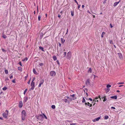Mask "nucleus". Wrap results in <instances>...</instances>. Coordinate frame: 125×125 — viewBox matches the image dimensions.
<instances>
[{
	"label": "nucleus",
	"mask_w": 125,
	"mask_h": 125,
	"mask_svg": "<svg viewBox=\"0 0 125 125\" xmlns=\"http://www.w3.org/2000/svg\"><path fill=\"white\" fill-rule=\"evenodd\" d=\"M26 113L24 110H23L21 113V118L22 120H24L25 119L26 116Z\"/></svg>",
	"instance_id": "nucleus-1"
},
{
	"label": "nucleus",
	"mask_w": 125,
	"mask_h": 125,
	"mask_svg": "<svg viewBox=\"0 0 125 125\" xmlns=\"http://www.w3.org/2000/svg\"><path fill=\"white\" fill-rule=\"evenodd\" d=\"M36 117L38 120L41 121H42L43 118V115L41 114L36 116Z\"/></svg>",
	"instance_id": "nucleus-2"
},
{
	"label": "nucleus",
	"mask_w": 125,
	"mask_h": 125,
	"mask_svg": "<svg viewBox=\"0 0 125 125\" xmlns=\"http://www.w3.org/2000/svg\"><path fill=\"white\" fill-rule=\"evenodd\" d=\"M8 111L7 110H6L5 111V112L2 115L5 118H7L8 115Z\"/></svg>",
	"instance_id": "nucleus-3"
},
{
	"label": "nucleus",
	"mask_w": 125,
	"mask_h": 125,
	"mask_svg": "<svg viewBox=\"0 0 125 125\" xmlns=\"http://www.w3.org/2000/svg\"><path fill=\"white\" fill-rule=\"evenodd\" d=\"M56 72L54 71H51L50 73V75L52 77L56 75Z\"/></svg>",
	"instance_id": "nucleus-4"
},
{
	"label": "nucleus",
	"mask_w": 125,
	"mask_h": 125,
	"mask_svg": "<svg viewBox=\"0 0 125 125\" xmlns=\"http://www.w3.org/2000/svg\"><path fill=\"white\" fill-rule=\"evenodd\" d=\"M67 58L70 60L71 57V52H69L67 54Z\"/></svg>",
	"instance_id": "nucleus-5"
},
{
	"label": "nucleus",
	"mask_w": 125,
	"mask_h": 125,
	"mask_svg": "<svg viewBox=\"0 0 125 125\" xmlns=\"http://www.w3.org/2000/svg\"><path fill=\"white\" fill-rule=\"evenodd\" d=\"M23 106L22 102L21 101H20L19 104V106L20 108H21Z\"/></svg>",
	"instance_id": "nucleus-6"
},
{
	"label": "nucleus",
	"mask_w": 125,
	"mask_h": 125,
	"mask_svg": "<svg viewBox=\"0 0 125 125\" xmlns=\"http://www.w3.org/2000/svg\"><path fill=\"white\" fill-rule=\"evenodd\" d=\"M85 84L87 85H89L90 84V82L89 79H88L87 80L85 83Z\"/></svg>",
	"instance_id": "nucleus-7"
},
{
	"label": "nucleus",
	"mask_w": 125,
	"mask_h": 125,
	"mask_svg": "<svg viewBox=\"0 0 125 125\" xmlns=\"http://www.w3.org/2000/svg\"><path fill=\"white\" fill-rule=\"evenodd\" d=\"M100 119V117H99L97 118H96L95 119H93V121L94 122H95L96 121H98Z\"/></svg>",
	"instance_id": "nucleus-8"
},
{
	"label": "nucleus",
	"mask_w": 125,
	"mask_h": 125,
	"mask_svg": "<svg viewBox=\"0 0 125 125\" xmlns=\"http://www.w3.org/2000/svg\"><path fill=\"white\" fill-rule=\"evenodd\" d=\"M28 99V98L27 97L25 96L24 98L23 102L25 103L27 101Z\"/></svg>",
	"instance_id": "nucleus-9"
},
{
	"label": "nucleus",
	"mask_w": 125,
	"mask_h": 125,
	"mask_svg": "<svg viewBox=\"0 0 125 125\" xmlns=\"http://www.w3.org/2000/svg\"><path fill=\"white\" fill-rule=\"evenodd\" d=\"M100 97L101 96H99V97H96L95 98V99H94V100H93V102H94H94H95L97 101V102H98V100H97V99H99V98L100 99H101V98Z\"/></svg>",
	"instance_id": "nucleus-10"
},
{
	"label": "nucleus",
	"mask_w": 125,
	"mask_h": 125,
	"mask_svg": "<svg viewBox=\"0 0 125 125\" xmlns=\"http://www.w3.org/2000/svg\"><path fill=\"white\" fill-rule=\"evenodd\" d=\"M120 1H119L118 2H115L113 5L115 7L119 3Z\"/></svg>",
	"instance_id": "nucleus-11"
},
{
	"label": "nucleus",
	"mask_w": 125,
	"mask_h": 125,
	"mask_svg": "<svg viewBox=\"0 0 125 125\" xmlns=\"http://www.w3.org/2000/svg\"><path fill=\"white\" fill-rule=\"evenodd\" d=\"M76 99V97H74L73 98H69V100L70 101H72L73 100H75Z\"/></svg>",
	"instance_id": "nucleus-12"
},
{
	"label": "nucleus",
	"mask_w": 125,
	"mask_h": 125,
	"mask_svg": "<svg viewBox=\"0 0 125 125\" xmlns=\"http://www.w3.org/2000/svg\"><path fill=\"white\" fill-rule=\"evenodd\" d=\"M118 54L119 57L120 58H122L123 56L122 54L121 53H118Z\"/></svg>",
	"instance_id": "nucleus-13"
},
{
	"label": "nucleus",
	"mask_w": 125,
	"mask_h": 125,
	"mask_svg": "<svg viewBox=\"0 0 125 125\" xmlns=\"http://www.w3.org/2000/svg\"><path fill=\"white\" fill-rule=\"evenodd\" d=\"M110 98L112 99H117V96H114L111 97Z\"/></svg>",
	"instance_id": "nucleus-14"
},
{
	"label": "nucleus",
	"mask_w": 125,
	"mask_h": 125,
	"mask_svg": "<svg viewBox=\"0 0 125 125\" xmlns=\"http://www.w3.org/2000/svg\"><path fill=\"white\" fill-rule=\"evenodd\" d=\"M63 101L65 103H67L68 102V103H70L68 101V100L67 99H65L63 100Z\"/></svg>",
	"instance_id": "nucleus-15"
},
{
	"label": "nucleus",
	"mask_w": 125,
	"mask_h": 125,
	"mask_svg": "<svg viewBox=\"0 0 125 125\" xmlns=\"http://www.w3.org/2000/svg\"><path fill=\"white\" fill-rule=\"evenodd\" d=\"M53 59L54 61H56L57 59L56 57L55 56H54L53 57Z\"/></svg>",
	"instance_id": "nucleus-16"
},
{
	"label": "nucleus",
	"mask_w": 125,
	"mask_h": 125,
	"mask_svg": "<svg viewBox=\"0 0 125 125\" xmlns=\"http://www.w3.org/2000/svg\"><path fill=\"white\" fill-rule=\"evenodd\" d=\"M103 98H104V99L103 100L104 102H105L107 100V98H106V96H104V97H102Z\"/></svg>",
	"instance_id": "nucleus-17"
},
{
	"label": "nucleus",
	"mask_w": 125,
	"mask_h": 125,
	"mask_svg": "<svg viewBox=\"0 0 125 125\" xmlns=\"http://www.w3.org/2000/svg\"><path fill=\"white\" fill-rule=\"evenodd\" d=\"M39 48L40 50H41L42 51H44L43 50L44 48L43 47L41 46H40L39 47Z\"/></svg>",
	"instance_id": "nucleus-18"
},
{
	"label": "nucleus",
	"mask_w": 125,
	"mask_h": 125,
	"mask_svg": "<svg viewBox=\"0 0 125 125\" xmlns=\"http://www.w3.org/2000/svg\"><path fill=\"white\" fill-rule=\"evenodd\" d=\"M61 39L62 43H63L64 42H65V40L63 39L62 38H61Z\"/></svg>",
	"instance_id": "nucleus-19"
},
{
	"label": "nucleus",
	"mask_w": 125,
	"mask_h": 125,
	"mask_svg": "<svg viewBox=\"0 0 125 125\" xmlns=\"http://www.w3.org/2000/svg\"><path fill=\"white\" fill-rule=\"evenodd\" d=\"M105 34V33L104 32H103L101 35V37L102 38H103V37L104 35Z\"/></svg>",
	"instance_id": "nucleus-20"
},
{
	"label": "nucleus",
	"mask_w": 125,
	"mask_h": 125,
	"mask_svg": "<svg viewBox=\"0 0 125 125\" xmlns=\"http://www.w3.org/2000/svg\"><path fill=\"white\" fill-rule=\"evenodd\" d=\"M18 69L19 70L21 71H22V68L21 67H18Z\"/></svg>",
	"instance_id": "nucleus-21"
},
{
	"label": "nucleus",
	"mask_w": 125,
	"mask_h": 125,
	"mask_svg": "<svg viewBox=\"0 0 125 125\" xmlns=\"http://www.w3.org/2000/svg\"><path fill=\"white\" fill-rule=\"evenodd\" d=\"M108 116L107 115H105L104 116V118L105 119H107L108 118Z\"/></svg>",
	"instance_id": "nucleus-22"
},
{
	"label": "nucleus",
	"mask_w": 125,
	"mask_h": 125,
	"mask_svg": "<svg viewBox=\"0 0 125 125\" xmlns=\"http://www.w3.org/2000/svg\"><path fill=\"white\" fill-rule=\"evenodd\" d=\"M33 73L35 74H36L37 73V72L34 69H33Z\"/></svg>",
	"instance_id": "nucleus-23"
},
{
	"label": "nucleus",
	"mask_w": 125,
	"mask_h": 125,
	"mask_svg": "<svg viewBox=\"0 0 125 125\" xmlns=\"http://www.w3.org/2000/svg\"><path fill=\"white\" fill-rule=\"evenodd\" d=\"M44 82V80H41L40 81V83L42 84H43Z\"/></svg>",
	"instance_id": "nucleus-24"
},
{
	"label": "nucleus",
	"mask_w": 125,
	"mask_h": 125,
	"mask_svg": "<svg viewBox=\"0 0 125 125\" xmlns=\"http://www.w3.org/2000/svg\"><path fill=\"white\" fill-rule=\"evenodd\" d=\"M92 70L91 68H90L88 70V72L91 73H92Z\"/></svg>",
	"instance_id": "nucleus-25"
},
{
	"label": "nucleus",
	"mask_w": 125,
	"mask_h": 125,
	"mask_svg": "<svg viewBox=\"0 0 125 125\" xmlns=\"http://www.w3.org/2000/svg\"><path fill=\"white\" fill-rule=\"evenodd\" d=\"M41 17L40 15H39L38 16V19L39 21H40V20Z\"/></svg>",
	"instance_id": "nucleus-26"
},
{
	"label": "nucleus",
	"mask_w": 125,
	"mask_h": 125,
	"mask_svg": "<svg viewBox=\"0 0 125 125\" xmlns=\"http://www.w3.org/2000/svg\"><path fill=\"white\" fill-rule=\"evenodd\" d=\"M5 73L6 74H7L8 73V71L7 70H5Z\"/></svg>",
	"instance_id": "nucleus-27"
},
{
	"label": "nucleus",
	"mask_w": 125,
	"mask_h": 125,
	"mask_svg": "<svg viewBox=\"0 0 125 125\" xmlns=\"http://www.w3.org/2000/svg\"><path fill=\"white\" fill-rule=\"evenodd\" d=\"M51 107L52 109H54L55 108V106L54 105H52L51 106Z\"/></svg>",
	"instance_id": "nucleus-28"
},
{
	"label": "nucleus",
	"mask_w": 125,
	"mask_h": 125,
	"mask_svg": "<svg viewBox=\"0 0 125 125\" xmlns=\"http://www.w3.org/2000/svg\"><path fill=\"white\" fill-rule=\"evenodd\" d=\"M35 87V86H34V85H33L32 86H31V89L32 90H33L34 88Z\"/></svg>",
	"instance_id": "nucleus-29"
},
{
	"label": "nucleus",
	"mask_w": 125,
	"mask_h": 125,
	"mask_svg": "<svg viewBox=\"0 0 125 125\" xmlns=\"http://www.w3.org/2000/svg\"><path fill=\"white\" fill-rule=\"evenodd\" d=\"M7 87H3V88L2 90L3 91H5L7 90Z\"/></svg>",
	"instance_id": "nucleus-30"
},
{
	"label": "nucleus",
	"mask_w": 125,
	"mask_h": 125,
	"mask_svg": "<svg viewBox=\"0 0 125 125\" xmlns=\"http://www.w3.org/2000/svg\"><path fill=\"white\" fill-rule=\"evenodd\" d=\"M2 37L4 39H6L7 38V36L5 35H3L2 36Z\"/></svg>",
	"instance_id": "nucleus-31"
},
{
	"label": "nucleus",
	"mask_w": 125,
	"mask_h": 125,
	"mask_svg": "<svg viewBox=\"0 0 125 125\" xmlns=\"http://www.w3.org/2000/svg\"><path fill=\"white\" fill-rule=\"evenodd\" d=\"M28 60V58H27L26 57L24 59H23L22 61H27Z\"/></svg>",
	"instance_id": "nucleus-32"
},
{
	"label": "nucleus",
	"mask_w": 125,
	"mask_h": 125,
	"mask_svg": "<svg viewBox=\"0 0 125 125\" xmlns=\"http://www.w3.org/2000/svg\"><path fill=\"white\" fill-rule=\"evenodd\" d=\"M111 87V85H109V84H107V85L106 87L107 88H109Z\"/></svg>",
	"instance_id": "nucleus-33"
},
{
	"label": "nucleus",
	"mask_w": 125,
	"mask_h": 125,
	"mask_svg": "<svg viewBox=\"0 0 125 125\" xmlns=\"http://www.w3.org/2000/svg\"><path fill=\"white\" fill-rule=\"evenodd\" d=\"M124 82H119L117 84H124Z\"/></svg>",
	"instance_id": "nucleus-34"
},
{
	"label": "nucleus",
	"mask_w": 125,
	"mask_h": 125,
	"mask_svg": "<svg viewBox=\"0 0 125 125\" xmlns=\"http://www.w3.org/2000/svg\"><path fill=\"white\" fill-rule=\"evenodd\" d=\"M27 91V89H25L24 92V94H25L26 93Z\"/></svg>",
	"instance_id": "nucleus-35"
},
{
	"label": "nucleus",
	"mask_w": 125,
	"mask_h": 125,
	"mask_svg": "<svg viewBox=\"0 0 125 125\" xmlns=\"http://www.w3.org/2000/svg\"><path fill=\"white\" fill-rule=\"evenodd\" d=\"M42 115H43V117H44L45 119H47V118L46 116L44 114H43Z\"/></svg>",
	"instance_id": "nucleus-36"
},
{
	"label": "nucleus",
	"mask_w": 125,
	"mask_h": 125,
	"mask_svg": "<svg viewBox=\"0 0 125 125\" xmlns=\"http://www.w3.org/2000/svg\"><path fill=\"white\" fill-rule=\"evenodd\" d=\"M85 102V99H84V98L83 97V99L82 102L83 103L84 102Z\"/></svg>",
	"instance_id": "nucleus-37"
},
{
	"label": "nucleus",
	"mask_w": 125,
	"mask_h": 125,
	"mask_svg": "<svg viewBox=\"0 0 125 125\" xmlns=\"http://www.w3.org/2000/svg\"><path fill=\"white\" fill-rule=\"evenodd\" d=\"M40 66H42L44 65V64L43 63H40L39 64Z\"/></svg>",
	"instance_id": "nucleus-38"
},
{
	"label": "nucleus",
	"mask_w": 125,
	"mask_h": 125,
	"mask_svg": "<svg viewBox=\"0 0 125 125\" xmlns=\"http://www.w3.org/2000/svg\"><path fill=\"white\" fill-rule=\"evenodd\" d=\"M71 12V14L72 16H74V12L73 13L72 11Z\"/></svg>",
	"instance_id": "nucleus-39"
},
{
	"label": "nucleus",
	"mask_w": 125,
	"mask_h": 125,
	"mask_svg": "<svg viewBox=\"0 0 125 125\" xmlns=\"http://www.w3.org/2000/svg\"><path fill=\"white\" fill-rule=\"evenodd\" d=\"M66 54V52H64L63 54L64 57H65Z\"/></svg>",
	"instance_id": "nucleus-40"
},
{
	"label": "nucleus",
	"mask_w": 125,
	"mask_h": 125,
	"mask_svg": "<svg viewBox=\"0 0 125 125\" xmlns=\"http://www.w3.org/2000/svg\"><path fill=\"white\" fill-rule=\"evenodd\" d=\"M70 96L73 97H75V94H72V95H70Z\"/></svg>",
	"instance_id": "nucleus-41"
},
{
	"label": "nucleus",
	"mask_w": 125,
	"mask_h": 125,
	"mask_svg": "<svg viewBox=\"0 0 125 125\" xmlns=\"http://www.w3.org/2000/svg\"><path fill=\"white\" fill-rule=\"evenodd\" d=\"M107 0H104V1L103 2V3L104 4H105L106 2V1Z\"/></svg>",
	"instance_id": "nucleus-42"
},
{
	"label": "nucleus",
	"mask_w": 125,
	"mask_h": 125,
	"mask_svg": "<svg viewBox=\"0 0 125 125\" xmlns=\"http://www.w3.org/2000/svg\"><path fill=\"white\" fill-rule=\"evenodd\" d=\"M12 83H15V80L14 79V80H12Z\"/></svg>",
	"instance_id": "nucleus-43"
},
{
	"label": "nucleus",
	"mask_w": 125,
	"mask_h": 125,
	"mask_svg": "<svg viewBox=\"0 0 125 125\" xmlns=\"http://www.w3.org/2000/svg\"><path fill=\"white\" fill-rule=\"evenodd\" d=\"M42 84L40 83V84H39V85H38V87H41V85Z\"/></svg>",
	"instance_id": "nucleus-44"
},
{
	"label": "nucleus",
	"mask_w": 125,
	"mask_h": 125,
	"mask_svg": "<svg viewBox=\"0 0 125 125\" xmlns=\"http://www.w3.org/2000/svg\"><path fill=\"white\" fill-rule=\"evenodd\" d=\"M111 109H115V107L112 106L111 108Z\"/></svg>",
	"instance_id": "nucleus-45"
},
{
	"label": "nucleus",
	"mask_w": 125,
	"mask_h": 125,
	"mask_svg": "<svg viewBox=\"0 0 125 125\" xmlns=\"http://www.w3.org/2000/svg\"><path fill=\"white\" fill-rule=\"evenodd\" d=\"M87 105L88 106H92V104H90V103H89V104H87Z\"/></svg>",
	"instance_id": "nucleus-46"
},
{
	"label": "nucleus",
	"mask_w": 125,
	"mask_h": 125,
	"mask_svg": "<svg viewBox=\"0 0 125 125\" xmlns=\"http://www.w3.org/2000/svg\"><path fill=\"white\" fill-rule=\"evenodd\" d=\"M2 51L3 52H6V50H5L4 49H2Z\"/></svg>",
	"instance_id": "nucleus-47"
},
{
	"label": "nucleus",
	"mask_w": 125,
	"mask_h": 125,
	"mask_svg": "<svg viewBox=\"0 0 125 125\" xmlns=\"http://www.w3.org/2000/svg\"><path fill=\"white\" fill-rule=\"evenodd\" d=\"M19 64L21 66H22V64H21V62H19Z\"/></svg>",
	"instance_id": "nucleus-48"
},
{
	"label": "nucleus",
	"mask_w": 125,
	"mask_h": 125,
	"mask_svg": "<svg viewBox=\"0 0 125 125\" xmlns=\"http://www.w3.org/2000/svg\"><path fill=\"white\" fill-rule=\"evenodd\" d=\"M33 81H32V82L31 83H33V85H34L35 83L34 82H33Z\"/></svg>",
	"instance_id": "nucleus-49"
},
{
	"label": "nucleus",
	"mask_w": 125,
	"mask_h": 125,
	"mask_svg": "<svg viewBox=\"0 0 125 125\" xmlns=\"http://www.w3.org/2000/svg\"><path fill=\"white\" fill-rule=\"evenodd\" d=\"M76 123H72V124H71L70 125H76Z\"/></svg>",
	"instance_id": "nucleus-50"
},
{
	"label": "nucleus",
	"mask_w": 125,
	"mask_h": 125,
	"mask_svg": "<svg viewBox=\"0 0 125 125\" xmlns=\"http://www.w3.org/2000/svg\"><path fill=\"white\" fill-rule=\"evenodd\" d=\"M110 43L111 44H113V42L112 41H110Z\"/></svg>",
	"instance_id": "nucleus-51"
},
{
	"label": "nucleus",
	"mask_w": 125,
	"mask_h": 125,
	"mask_svg": "<svg viewBox=\"0 0 125 125\" xmlns=\"http://www.w3.org/2000/svg\"><path fill=\"white\" fill-rule=\"evenodd\" d=\"M13 76L12 75H11V76H10V79H11L13 78Z\"/></svg>",
	"instance_id": "nucleus-52"
},
{
	"label": "nucleus",
	"mask_w": 125,
	"mask_h": 125,
	"mask_svg": "<svg viewBox=\"0 0 125 125\" xmlns=\"http://www.w3.org/2000/svg\"><path fill=\"white\" fill-rule=\"evenodd\" d=\"M110 89H109V88L107 89V92H108L110 90Z\"/></svg>",
	"instance_id": "nucleus-53"
},
{
	"label": "nucleus",
	"mask_w": 125,
	"mask_h": 125,
	"mask_svg": "<svg viewBox=\"0 0 125 125\" xmlns=\"http://www.w3.org/2000/svg\"><path fill=\"white\" fill-rule=\"evenodd\" d=\"M74 1H75V2L77 3V4L78 5V3L77 2V1H76V0H74Z\"/></svg>",
	"instance_id": "nucleus-54"
},
{
	"label": "nucleus",
	"mask_w": 125,
	"mask_h": 125,
	"mask_svg": "<svg viewBox=\"0 0 125 125\" xmlns=\"http://www.w3.org/2000/svg\"><path fill=\"white\" fill-rule=\"evenodd\" d=\"M110 26L111 28H112L113 27V26H112V25L111 24H110Z\"/></svg>",
	"instance_id": "nucleus-55"
},
{
	"label": "nucleus",
	"mask_w": 125,
	"mask_h": 125,
	"mask_svg": "<svg viewBox=\"0 0 125 125\" xmlns=\"http://www.w3.org/2000/svg\"><path fill=\"white\" fill-rule=\"evenodd\" d=\"M89 100H90L91 101H92L93 100L91 98H89Z\"/></svg>",
	"instance_id": "nucleus-56"
},
{
	"label": "nucleus",
	"mask_w": 125,
	"mask_h": 125,
	"mask_svg": "<svg viewBox=\"0 0 125 125\" xmlns=\"http://www.w3.org/2000/svg\"><path fill=\"white\" fill-rule=\"evenodd\" d=\"M85 105H87V104H89V102H88V103H85Z\"/></svg>",
	"instance_id": "nucleus-57"
},
{
	"label": "nucleus",
	"mask_w": 125,
	"mask_h": 125,
	"mask_svg": "<svg viewBox=\"0 0 125 125\" xmlns=\"http://www.w3.org/2000/svg\"><path fill=\"white\" fill-rule=\"evenodd\" d=\"M30 80L28 82V84H30Z\"/></svg>",
	"instance_id": "nucleus-58"
},
{
	"label": "nucleus",
	"mask_w": 125,
	"mask_h": 125,
	"mask_svg": "<svg viewBox=\"0 0 125 125\" xmlns=\"http://www.w3.org/2000/svg\"><path fill=\"white\" fill-rule=\"evenodd\" d=\"M35 79V77H34L33 78V80H32V81H34Z\"/></svg>",
	"instance_id": "nucleus-59"
},
{
	"label": "nucleus",
	"mask_w": 125,
	"mask_h": 125,
	"mask_svg": "<svg viewBox=\"0 0 125 125\" xmlns=\"http://www.w3.org/2000/svg\"><path fill=\"white\" fill-rule=\"evenodd\" d=\"M80 5H79L78 6V8L79 9L80 8Z\"/></svg>",
	"instance_id": "nucleus-60"
},
{
	"label": "nucleus",
	"mask_w": 125,
	"mask_h": 125,
	"mask_svg": "<svg viewBox=\"0 0 125 125\" xmlns=\"http://www.w3.org/2000/svg\"><path fill=\"white\" fill-rule=\"evenodd\" d=\"M66 97L67 98V99H69L70 98L68 96H67Z\"/></svg>",
	"instance_id": "nucleus-61"
},
{
	"label": "nucleus",
	"mask_w": 125,
	"mask_h": 125,
	"mask_svg": "<svg viewBox=\"0 0 125 125\" xmlns=\"http://www.w3.org/2000/svg\"><path fill=\"white\" fill-rule=\"evenodd\" d=\"M57 63L58 64H59V62L57 60Z\"/></svg>",
	"instance_id": "nucleus-62"
},
{
	"label": "nucleus",
	"mask_w": 125,
	"mask_h": 125,
	"mask_svg": "<svg viewBox=\"0 0 125 125\" xmlns=\"http://www.w3.org/2000/svg\"><path fill=\"white\" fill-rule=\"evenodd\" d=\"M123 86V85H119V87H122V86Z\"/></svg>",
	"instance_id": "nucleus-63"
},
{
	"label": "nucleus",
	"mask_w": 125,
	"mask_h": 125,
	"mask_svg": "<svg viewBox=\"0 0 125 125\" xmlns=\"http://www.w3.org/2000/svg\"><path fill=\"white\" fill-rule=\"evenodd\" d=\"M84 7V5H82V7L83 8Z\"/></svg>",
	"instance_id": "nucleus-64"
}]
</instances>
